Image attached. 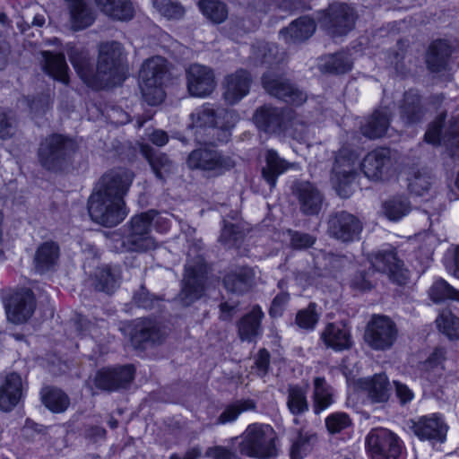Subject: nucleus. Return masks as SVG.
<instances>
[{"instance_id":"1","label":"nucleus","mask_w":459,"mask_h":459,"mask_svg":"<svg viewBox=\"0 0 459 459\" xmlns=\"http://www.w3.org/2000/svg\"><path fill=\"white\" fill-rule=\"evenodd\" d=\"M134 180V173L116 169L105 173L96 184L88 200V212L92 221L106 227L120 223L127 215L124 198Z\"/></svg>"},{"instance_id":"2","label":"nucleus","mask_w":459,"mask_h":459,"mask_svg":"<svg viewBox=\"0 0 459 459\" xmlns=\"http://www.w3.org/2000/svg\"><path fill=\"white\" fill-rule=\"evenodd\" d=\"M69 58L80 78L92 89L115 86L126 79L125 53L118 42L100 45L96 71L88 51L83 48H71Z\"/></svg>"},{"instance_id":"3","label":"nucleus","mask_w":459,"mask_h":459,"mask_svg":"<svg viewBox=\"0 0 459 459\" xmlns=\"http://www.w3.org/2000/svg\"><path fill=\"white\" fill-rule=\"evenodd\" d=\"M152 221L160 231H167L169 228V220L154 211L134 216L123 238V246L127 251L142 252L156 247L150 235Z\"/></svg>"},{"instance_id":"4","label":"nucleus","mask_w":459,"mask_h":459,"mask_svg":"<svg viewBox=\"0 0 459 459\" xmlns=\"http://www.w3.org/2000/svg\"><path fill=\"white\" fill-rule=\"evenodd\" d=\"M253 120L256 127L267 134L301 137L304 125L290 109L281 110L271 106H263L256 109Z\"/></svg>"},{"instance_id":"5","label":"nucleus","mask_w":459,"mask_h":459,"mask_svg":"<svg viewBox=\"0 0 459 459\" xmlns=\"http://www.w3.org/2000/svg\"><path fill=\"white\" fill-rule=\"evenodd\" d=\"M238 443V448L241 455L257 458L268 459L276 454L275 432L267 424L253 423L247 427L239 437L234 440Z\"/></svg>"},{"instance_id":"6","label":"nucleus","mask_w":459,"mask_h":459,"mask_svg":"<svg viewBox=\"0 0 459 459\" xmlns=\"http://www.w3.org/2000/svg\"><path fill=\"white\" fill-rule=\"evenodd\" d=\"M166 72V60L161 56H153L142 65L139 85L144 101L151 106L160 104L165 98L162 85Z\"/></svg>"},{"instance_id":"7","label":"nucleus","mask_w":459,"mask_h":459,"mask_svg":"<svg viewBox=\"0 0 459 459\" xmlns=\"http://www.w3.org/2000/svg\"><path fill=\"white\" fill-rule=\"evenodd\" d=\"M74 151V141L61 134H52L40 143L39 159L46 169L58 170Z\"/></svg>"},{"instance_id":"8","label":"nucleus","mask_w":459,"mask_h":459,"mask_svg":"<svg viewBox=\"0 0 459 459\" xmlns=\"http://www.w3.org/2000/svg\"><path fill=\"white\" fill-rule=\"evenodd\" d=\"M397 333L396 325L391 318L374 315L366 326L364 341L375 351H386L395 342Z\"/></svg>"},{"instance_id":"9","label":"nucleus","mask_w":459,"mask_h":459,"mask_svg":"<svg viewBox=\"0 0 459 459\" xmlns=\"http://www.w3.org/2000/svg\"><path fill=\"white\" fill-rule=\"evenodd\" d=\"M366 448L372 459H397L402 453V441L386 429H374L366 437Z\"/></svg>"},{"instance_id":"10","label":"nucleus","mask_w":459,"mask_h":459,"mask_svg":"<svg viewBox=\"0 0 459 459\" xmlns=\"http://www.w3.org/2000/svg\"><path fill=\"white\" fill-rule=\"evenodd\" d=\"M355 15L353 9L346 4L334 3L320 18L321 25L332 36H342L354 27Z\"/></svg>"},{"instance_id":"11","label":"nucleus","mask_w":459,"mask_h":459,"mask_svg":"<svg viewBox=\"0 0 459 459\" xmlns=\"http://www.w3.org/2000/svg\"><path fill=\"white\" fill-rule=\"evenodd\" d=\"M187 164L192 169L221 174L233 168L235 163L230 157L223 156L215 150L200 149L189 154Z\"/></svg>"},{"instance_id":"12","label":"nucleus","mask_w":459,"mask_h":459,"mask_svg":"<svg viewBox=\"0 0 459 459\" xmlns=\"http://www.w3.org/2000/svg\"><path fill=\"white\" fill-rule=\"evenodd\" d=\"M371 266L377 272L388 274L389 278L398 284H404L408 273L403 267V263L397 258L394 250L388 247L369 257Z\"/></svg>"},{"instance_id":"13","label":"nucleus","mask_w":459,"mask_h":459,"mask_svg":"<svg viewBox=\"0 0 459 459\" xmlns=\"http://www.w3.org/2000/svg\"><path fill=\"white\" fill-rule=\"evenodd\" d=\"M262 84L270 95L287 103L299 106L307 100V95L303 91L294 88L278 74L273 72L264 74L262 77Z\"/></svg>"},{"instance_id":"14","label":"nucleus","mask_w":459,"mask_h":459,"mask_svg":"<svg viewBox=\"0 0 459 459\" xmlns=\"http://www.w3.org/2000/svg\"><path fill=\"white\" fill-rule=\"evenodd\" d=\"M187 91L191 96L204 98L216 87L213 71L199 64L191 65L186 70Z\"/></svg>"},{"instance_id":"15","label":"nucleus","mask_w":459,"mask_h":459,"mask_svg":"<svg viewBox=\"0 0 459 459\" xmlns=\"http://www.w3.org/2000/svg\"><path fill=\"white\" fill-rule=\"evenodd\" d=\"M357 163V157H346L344 152H341L336 157L332 181L341 197L346 198L351 195L349 185L355 178Z\"/></svg>"},{"instance_id":"16","label":"nucleus","mask_w":459,"mask_h":459,"mask_svg":"<svg viewBox=\"0 0 459 459\" xmlns=\"http://www.w3.org/2000/svg\"><path fill=\"white\" fill-rule=\"evenodd\" d=\"M4 307L9 321L14 324L26 322L35 308V298L31 290L24 289L4 300Z\"/></svg>"},{"instance_id":"17","label":"nucleus","mask_w":459,"mask_h":459,"mask_svg":"<svg viewBox=\"0 0 459 459\" xmlns=\"http://www.w3.org/2000/svg\"><path fill=\"white\" fill-rule=\"evenodd\" d=\"M204 264L200 257H198L195 265H193L189 261L186 264L183 287L180 293V299L184 305L188 306L202 296L204 292Z\"/></svg>"},{"instance_id":"18","label":"nucleus","mask_w":459,"mask_h":459,"mask_svg":"<svg viewBox=\"0 0 459 459\" xmlns=\"http://www.w3.org/2000/svg\"><path fill=\"white\" fill-rule=\"evenodd\" d=\"M251 82L250 74L243 69L228 74L223 81L225 101L230 105L238 103L249 93Z\"/></svg>"},{"instance_id":"19","label":"nucleus","mask_w":459,"mask_h":459,"mask_svg":"<svg viewBox=\"0 0 459 459\" xmlns=\"http://www.w3.org/2000/svg\"><path fill=\"white\" fill-rule=\"evenodd\" d=\"M365 176L372 180L386 178L392 168L390 152L386 149H377L367 154L361 163Z\"/></svg>"},{"instance_id":"20","label":"nucleus","mask_w":459,"mask_h":459,"mask_svg":"<svg viewBox=\"0 0 459 459\" xmlns=\"http://www.w3.org/2000/svg\"><path fill=\"white\" fill-rule=\"evenodd\" d=\"M413 433L420 440H436L444 442L446 427L440 414L433 413L422 416L412 421Z\"/></svg>"},{"instance_id":"21","label":"nucleus","mask_w":459,"mask_h":459,"mask_svg":"<svg viewBox=\"0 0 459 459\" xmlns=\"http://www.w3.org/2000/svg\"><path fill=\"white\" fill-rule=\"evenodd\" d=\"M362 226L360 221L353 215L340 212L330 221V231L338 239L352 241L359 238Z\"/></svg>"},{"instance_id":"22","label":"nucleus","mask_w":459,"mask_h":459,"mask_svg":"<svg viewBox=\"0 0 459 459\" xmlns=\"http://www.w3.org/2000/svg\"><path fill=\"white\" fill-rule=\"evenodd\" d=\"M22 396V382L20 375L10 373L0 385V410L12 411Z\"/></svg>"},{"instance_id":"23","label":"nucleus","mask_w":459,"mask_h":459,"mask_svg":"<svg viewBox=\"0 0 459 459\" xmlns=\"http://www.w3.org/2000/svg\"><path fill=\"white\" fill-rule=\"evenodd\" d=\"M321 339L326 347L335 351L348 350L352 346L350 329L343 324H328L322 332Z\"/></svg>"},{"instance_id":"24","label":"nucleus","mask_w":459,"mask_h":459,"mask_svg":"<svg viewBox=\"0 0 459 459\" xmlns=\"http://www.w3.org/2000/svg\"><path fill=\"white\" fill-rule=\"evenodd\" d=\"M358 386L367 393L373 403H386L390 397L389 381L385 374L361 378L358 382Z\"/></svg>"},{"instance_id":"25","label":"nucleus","mask_w":459,"mask_h":459,"mask_svg":"<svg viewBox=\"0 0 459 459\" xmlns=\"http://www.w3.org/2000/svg\"><path fill=\"white\" fill-rule=\"evenodd\" d=\"M312 402L315 414H320L334 403V389L324 377L313 379Z\"/></svg>"},{"instance_id":"26","label":"nucleus","mask_w":459,"mask_h":459,"mask_svg":"<svg viewBox=\"0 0 459 459\" xmlns=\"http://www.w3.org/2000/svg\"><path fill=\"white\" fill-rule=\"evenodd\" d=\"M390 122V111L387 108L377 109L361 126V133L368 138L382 137L386 133Z\"/></svg>"},{"instance_id":"27","label":"nucleus","mask_w":459,"mask_h":459,"mask_svg":"<svg viewBox=\"0 0 459 459\" xmlns=\"http://www.w3.org/2000/svg\"><path fill=\"white\" fill-rule=\"evenodd\" d=\"M317 442V436L312 429L301 428L290 438V459H303Z\"/></svg>"},{"instance_id":"28","label":"nucleus","mask_w":459,"mask_h":459,"mask_svg":"<svg viewBox=\"0 0 459 459\" xmlns=\"http://www.w3.org/2000/svg\"><path fill=\"white\" fill-rule=\"evenodd\" d=\"M60 255L59 247L53 241H47L39 246L34 256L35 269L42 273L54 269Z\"/></svg>"},{"instance_id":"29","label":"nucleus","mask_w":459,"mask_h":459,"mask_svg":"<svg viewBox=\"0 0 459 459\" xmlns=\"http://www.w3.org/2000/svg\"><path fill=\"white\" fill-rule=\"evenodd\" d=\"M316 30L315 22L308 17H300L289 27L281 30V36L287 43H296L307 39Z\"/></svg>"},{"instance_id":"30","label":"nucleus","mask_w":459,"mask_h":459,"mask_svg":"<svg viewBox=\"0 0 459 459\" xmlns=\"http://www.w3.org/2000/svg\"><path fill=\"white\" fill-rule=\"evenodd\" d=\"M266 165L263 168V178L271 188L276 186L277 178L295 165L281 159L273 150H268L265 155Z\"/></svg>"},{"instance_id":"31","label":"nucleus","mask_w":459,"mask_h":459,"mask_svg":"<svg viewBox=\"0 0 459 459\" xmlns=\"http://www.w3.org/2000/svg\"><path fill=\"white\" fill-rule=\"evenodd\" d=\"M300 208L304 213L316 214L322 206V195L316 187L308 182H302L297 187Z\"/></svg>"},{"instance_id":"32","label":"nucleus","mask_w":459,"mask_h":459,"mask_svg":"<svg viewBox=\"0 0 459 459\" xmlns=\"http://www.w3.org/2000/svg\"><path fill=\"white\" fill-rule=\"evenodd\" d=\"M100 11L117 21H127L134 16L130 0H95Z\"/></svg>"},{"instance_id":"33","label":"nucleus","mask_w":459,"mask_h":459,"mask_svg":"<svg viewBox=\"0 0 459 459\" xmlns=\"http://www.w3.org/2000/svg\"><path fill=\"white\" fill-rule=\"evenodd\" d=\"M264 313L255 306L238 324V334L242 341L252 342L261 333L260 323Z\"/></svg>"},{"instance_id":"34","label":"nucleus","mask_w":459,"mask_h":459,"mask_svg":"<svg viewBox=\"0 0 459 459\" xmlns=\"http://www.w3.org/2000/svg\"><path fill=\"white\" fill-rule=\"evenodd\" d=\"M69 3L71 22L74 30H83L92 24L95 13L84 0H65Z\"/></svg>"},{"instance_id":"35","label":"nucleus","mask_w":459,"mask_h":459,"mask_svg":"<svg viewBox=\"0 0 459 459\" xmlns=\"http://www.w3.org/2000/svg\"><path fill=\"white\" fill-rule=\"evenodd\" d=\"M141 152L148 160L152 171L159 179H164L172 171L173 163L164 153L156 152L147 144L141 145Z\"/></svg>"},{"instance_id":"36","label":"nucleus","mask_w":459,"mask_h":459,"mask_svg":"<svg viewBox=\"0 0 459 459\" xmlns=\"http://www.w3.org/2000/svg\"><path fill=\"white\" fill-rule=\"evenodd\" d=\"M45 60L44 70L48 75L65 84L69 82L68 66L62 53L42 52Z\"/></svg>"},{"instance_id":"37","label":"nucleus","mask_w":459,"mask_h":459,"mask_svg":"<svg viewBox=\"0 0 459 459\" xmlns=\"http://www.w3.org/2000/svg\"><path fill=\"white\" fill-rule=\"evenodd\" d=\"M451 54V48L445 39L433 41L429 46L426 62L428 67L432 72H438L445 67L448 56Z\"/></svg>"},{"instance_id":"38","label":"nucleus","mask_w":459,"mask_h":459,"mask_svg":"<svg viewBox=\"0 0 459 459\" xmlns=\"http://www.w3.org/2000/svg\"><path fill=\"white\" fill-rule=\"evenodd\" d=\"M120 271L108 265L99 268L95 273V289L106 293L113 292L119 282Z\"/></svg>"},{"instance_id":"39","label":"nucleus","mask_w":459,"mask_h":459,"mask_svg":"<svg viewBox=\"0 0 459 459\" xmlns=\"http://www.w3.org/2000/svg\"><path fill=\"white\" fill-rule=\"evenodd\" d=\"M287 406L293 415H301L309 410L307 389L300 385H290L288 388Z\"/></svg>"},{"instance_id":"40","label":"nucleus","mask_w":459,"mask_h":459,"mask_svg":"<svg viewBox=\"0 0 459 459\" xmlns=\"http://www.w3.org/2000/svg\"><path fill=\"white\" fill-rule=\"evenodd\" d=\"M252 276L249 268L241 267L225 276L224 285L231 292H242L249 288Z\"/></svg>"},{"instance_id":"41","label":"nucleus","mask_w":459,"mask_h":459,"mask_svg":"<svg viewBox=\"0 0 459 459\" xmlns=\"http://www.w3.org/2000/svg\"><path fill=\"white\" fill-rule=\"evenodd\" d=\"M42 402L53 412H62L69 405L67 395L59 389L46 387L41 392Z\"/></svg>"},{"instance_id":"42","label":"nucleus","mask_w":459,"mask_h":459,"mask_svg":"<svg viewBox=\"0 0 459 459\" xmlns=\"http://www.w3.org/2000/svg\"><path fill=\"white\" fill-rule=\"evenodd\" d=\"M133 342L141 344L142 342H156L160 341L159 330L154 323L149 319H143L137 322L134 327V333L132 335Z\"/></svg>"},{"instance_id":"43","label":"nucleus","mask_w":459,"mask_h":459,"mask_svg":"<svg viewBox=\"0 0 459 459\" xmlns=\"http://www.w3.org/2000/svg\"><path fill=\"white\" fill-rule=\"evenodd\" d=\"M255 409V404L252 400H238L235 403L229 404L223 410L217 420V424H227L235 421L239 414L244 411H253Z\"/></svg>"},{"instance_id":"44","label":"nucleus","mask_w":459,"mask_h":459,"mask_svg":"<svg viewBox=\"0 0 459 459\" xmlns=\"http://www.w3.org/2000/svg\"><path fill=\"white\" fill-rule=\"evenodd\" d=\"M430 299L436 303L446 299L459 301V291L448 284L445 280H436L429 290Z\"/></svg>"},{"instance_id":"45","label":"nucleus","mask_w":459,"mask_h":459,"mask_svg":"<svg viewBox=\"0 0 459 459\" xmlns=\"http://www.w3.org/2000/svg\"><path fill=\"white\" fill-rule=\"evenodd\" d=\"M445 359V351L443 349H436L421 366L425 377L432 381L441 376L444 371L443 363Z\"/></svg>"},{"instance_id":"46","label":"nucleus","mask_w":459,"mask_h":459,"mask_svg":"<svg viewBox=\"0 0 459 459\" xmlns=\"http://www.w3.org/2000/svg\"><path fill=\"white\" fill-rule=\"evenodd\" d=\"M198 6L202 13L215 23H221L228 16L226 5L216 0H201Z\"/></svg>"},{"instance_id":"47","label":"nucleus","mask_w":459,"mask_h":459,"mask_svg":"<svg viewBox=\"0 0 459 459\" xmlns=\"http://www.w3.org/2000/svg\"><path fill=\"white\" fill-rule=\"evenodd\" d=\"M191 118L194 127L226 126V125L219 122L218 116L209 105H204L200 108L195 109V111L191 114Z\"/></svg>"},{"instance_id":"48","label":"nucleus","mask_w":459,"mask_h":459,"mask_svg":"<svg viewBox=\"0 0 459 459\" xmlns=\"http://www.w3.org/2000/svg\"><path fill=\"white\" fill-rule=\"evenodd\" d=\"M383 211L390 221H398L409 213L410 204L406 198L396 196L384 203Z\"/></svg>"},{"instance_id":"49","label":"nucleus","mask_w":459,"mask_h":459,"mask_svg":"<svg viewBox=\"0 0 459 459\" xmlns=\"http://www.w3.org/2000/svg\"><path fill=\"white\" fill-rule=\"evenodd\" d=\"M420 98L414 91H409L404 96V104L402 107V118L406 124L420 120L421 108L419 106Z\"/></svg>"},{"instance_id":"50","label":"nucleus","mask_w":459,"mask_h":459,"mask_svg":"<svg viewBox=\"0 0 459 459\" xmlns=\"http://www.w3.org/2000/svg\"><path fill=\"white\" fill-rule=\"evenodd\" d=\"M436 323L439 331L450 340L459 339V317L450 311H443L436 319Z\"/></svg>"},{"instance_id":"51","label":"nucleus","mask_w":459,"mask_h":459,"mask_svg":"<svg viewBox=\"0 0 459 459\" xmlns=\"http://www.w3.org/2000/svg\"><path fill=\"white\" fill-rule=\"evenodd\" d=\"M435 183V179L426 171H418L409 178V189L411 193L423 196L428 194Z\"/></svg>"},{"instance_id":"52","label":"nucleus","mask_w":459,"mask_h":459,"mask_svg":"<svg viewBox=\"0 0 459 459\" xmlns=\"http://www.w3.org/2000/svg\"><path fill=\"white\" fill-rule=\"evenodd\" d=\"M153 8L169 20H178L185 14L184 7L172 0H153Z\"/></svg>"},{"instance_id":"53","label":"nucleus","mask_w":459,"mask_h":459,"mask_svg":"<svg viewBox=\"0 0 459 459\" xmlns=\"http://www.w3.org/2000/svg\"><path fill=\"white\" fill-rule=\"evenodd\" d=\"M323 69L326 72L342 74L351 69V62L345 53H338L329 56L322 64Z\"/></svg>"},{"instance_id":"54","label":"nucleus","mask_w":459,"mask_h":459,"mask_svg":"<svg viewBox=\"0 0 459 459\" xmlns=\"http://www.w3.org/2000/svg\"><path fill=\"white\" fill-rule=\"evenodd\" d=\"M17 132V119L11 110L0 108V139L8 140Z\"/></svg>"},{"instance_id":"55","label":"nucleus","mask_w":459,"mask_h":459,"mask_svg":"<svg viewBox=\"0 0 459 459\" xmlns=\"http://www.w3.org/2000/svg\"><path fill=\"white\" fill-rule=\"evenodd\" d=\"M95 386L102 390H114L117 388L116 371L113 368H103L97 372L94 378Z\"/></svg>"},{"instance_id":"56","label":"nucleus","mask_w":459,"mask_h":459,"mask_svg":"<svg viewBox=\"0 0 459 459\" xmlns=\"http://www.w3.org/2000/svg\"><path fill=\"white\" fill-rule=\"evenodd\" d=\"M318 321L316 305L310 304L307 308L300 310L296 316L297 325L303 329L312 330Z\"/></svg>"},{"instance_id":"57","label":"nucleus","mask_w":459,"mask_h":459,"mask_svg":"<svg viewBox=\"0 0 459 459\" xmlns=\"http://www.w3.org/2000/svg\"><path fill=\"white\" fill-rule=\"evenodd\" d=\"M350 424L351 420L345 412H334L325 419V426L332 434L341 432L342 429L348 428Z\"/></svg>"},{"instance_id":"58","label":"nucleus","mask_w":459,"mask_h":459,"mask_svg":"<svg viewBox=\"0 0 459 459\" xmlns=\"http://www.w3.org/2000/svg\"><path fill=\"white\" fill-rule=\"evenodd\" d=\"M443 143L450 150L452 156H459V122L450 126L449 134L442 138Z\"/></svg>"},{"instance_id":"59","label":"nucleus","mask_w":459,"mask_h":459,"mask_svg":"<svg viewBox=\"0 0 459 459\" xmlns=\"http://www.w3.org/2000/svg\"><path fill=\"white\" fill-rule=\"evenodd\" d=\"M277 48L268 43H261L253 48V57L255 61L260 60L261 64L271 63L274 58Z\"/></svg>"},{"instance_id":"60","label":"nucleus","mask_w":459,"mask_h":459,"mask_svg":"<svg viewBox=\"0 0 459 459\" xmlns=\"http://www.w3.org/2000/svg\"><path fill=\"white\" fill-rule=\"evenodd\" d=\"M351 287L357 290H368L373 287L371 273L359 272L351 281Z\"/></svg>"},{"instance_id":"61","label":"nucleus","mask_w":459,"mask_h":459,"mask_svg":"<svg viewBox=\"0 0 459 459\" xmlns=\"http://www.w3.org/2000/svg\"><path fill=\"white\" fill-rule=\"evenodd\" d=\"M443 120L444 117L441 116L430 125V126L429 127L428 131L425 134V140L427 143L432 144H438L441 143L439 137V130L443 123Z\"/></svg>"},{"instance_id":"62","label":"nucleus","mask_w":459,"mask_h":459,"mask_svg":"<svg viewBox=\"0 0 459 459\" xmlns=\"http://www.w3.org/2000/svg\"><path fill=\"white\" fill-rule=\"evenodd\" d=\"M290 241L295 248H306L314 244L315 238L308 234L294 232L291 234Z\"/></svg>"},{"instance_id":"63","label":"nucleus","mask_w":459,"mask_h":459,"mask_svg":"<svg viewBox=\"0 0 459 459\" xmlns=\"http://www.w3.org/2000/svg\"><path fill=\"white\" fill-rule=\"evenodd\" d=\"M113 370L116 371L117 387L131 382L134 378V369L131 365L124 366L119 368H113Z\"/></svg>"},{"instance_id":"64","label":"nucleus","mask_w":459,"mask_h":459,"mask_svg":"<svg viewBox=\"0 0 459 459\" xmlns=\"http://www.w3.org/2000/svg\"><path fill=\"white\" fill-rule=\"evenodd\" d=\"M207 455L213 459H239L236 453L224 446H214L207 451Z\"/></svg>"}]
</instances>
